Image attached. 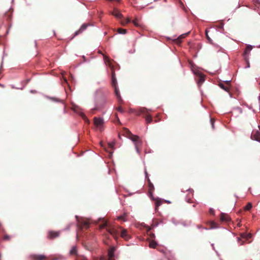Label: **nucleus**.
<instances>
[{"label": "nucleus", "instance_id": "nucleus-1", "mask_svg": "<svg viewBox=\"0 0 260 260\" xmlns=\"http://www.w3.org/2000/svg\"><path fill=\"white\" fill-rule=\"evenodd\" d=\"M94 107L91 109V111H102L105 109L107 103V98L105 93L99 90L95 92L94 98Z\"/></svg>", "mask_w": 260, "mask_h": 260}, {"label": "nucleus", "instance_id": "nucleus-2", "mask_svg": "<svg viewBox=\"0 0 260 260\" xmlns=\"http://www.w3.org/2000/svg\"><path fill=\"white\" fill-rule=\"evenodd\" d=\"M93 123L97 131L101 132L104 129V120L103 117H94Z\"/></svg>", "mask_w": 260, "mask_h": 260}, {"label": "nucleus", "instance_id": "nucleus-3", "mask_svg": "<svg viewBox=\"0 0 260 260\" xmlns=\"http://www.w3.org/2000/svg\"><path fill=\"white\" fill-rule=\"evenodd\" d=\"M252 46L250 45H248L246 47V48L244 50V54H243L244 57V59L245 60H248V59H249L250 52L251 50H252Z\"/></svg>", "mask_w": 260, "mask_h": 260}, {"label": "nucleus", "instance_id": "nucleus-4", "mask_svg": "<svg viewBox=\"0 0 260 260\" xmlns=\"http://www.w3.org/2000/svg\"><path fill=\"white\" fill-rule=\"evenodd\" d=\"M251 138L260 143V131H253L251 135Z\"/></svg>", "mask_w": 260, "mask_h": 260}, {"label": "nucleus", "instance_id": "nucleus-5", "mask_svg": "<svg viewBox=\"0 0 260 260\" xmlns=\"http://www.w3.org/2000/svg\"><path fill=\"white\" fill-rule=\"evenodd\" d=\"M90 24H86V23L83 24L81 26L80 28L78 30H77L75 32V36H77L79 34L82 33L83 31H84L87 28V27L88 26H90Z\"/></svg>", "mask_w": 260, "mask_h": 260}, {"label": "nucleus", "instance_id": "nucleus-6", "mask_svg": "<svg viewBox=\"0 0 260 260\" xmlns=\"http://www.w3.org/2000/svg\"><path fill=\"white\" fill-rule=\"evenodd\" d=\"M121 237L126 241H128L131 238V236L127 234V230L124 229H122Z\"/></svg>", "mask_w": 260, "mask_h": 260}, {"label": "nucleus", "instance_id": "nucleus-7", "mask_svg": "<svg viewBox=\"0 0 260 260\" xmlns=\"http://www.w3.org/2000/svg\"><path fill=\"white\" fill-rule=\"evenodd\" d=\"M60 233L59 232H54V231H49L48 233L49 238L53 239L56 237H57L59 236Z\"/></svg>", "mask_w": 260, "mask_h": 260}, {"label": "nucleus", "instance_id": "nucleus-8", "mask_svg": "<svg viewBox=\"0 0 260 260\" xmlns=\"http://www.w3.org/2000/svg\"><path fill=\"white\" fill-rule=\"evenodd\" d=\"M115 251V247H112L108 250V255L109 259H111L114 256V252Z\"/></svg>", "mask_w": 260, "mask_h": 260}, {"label": "nucleus", "instance_id": "nucleus-9", "mask_svg": "<svg viewBox=\"0 0 260 260\" xmlns=\"http://www.w3.org/2000/svg\"><path fill=\"white\" fill-rule=\"evenodd\" d=\"M148 111H149V110H148L146 108L141 107L138 111H137V112H136V114L137 115H140L142 114H144L146 113Z\"/></svg>", "mask_w": 260, "mask_h": 260}, {"label": "nucleus", "instance_id": "nucleus-10", "mask_svg": "<svg viewBox=\"0 0 260 260\" xmlns=\"http://www.w3.org/2000/svg\"><path fill=\"white\" fill-rule=\"evenodd\" d=\"M220 219L222 221H229L230 220L231 218L228 214L221 213L220 214Z\"/></svg>", "mask_w": 260, "mask_h": 260}, {"label": "nucleus", "instance_id": "nucleus-11", "mask_svg": "<svg viewBox=\"0 0 260 260\" xmlns=\"http://www.w3.org/2000/svg\"><path fill=\"white\" fill-rule=\"evenodd\" d=\"M112 14L117 18H120L122 17L121 13L116 9H115L112 12Z\"/></svg>", "mask_w": 260, "mask_h": 260}, {"label": "nucleus", "instance_id": "nucleus-12", "mask_svg": "<svg viewBox=\"0 0 260 260\" xmlns=\"http://www.w3.org/2000/svg\"><path fill=\"white\" fill-rule=\"evenodd\" d=\"M113 87L114 88L115 93V95H116L117 98L118 99L119 101H122V99H121V97L120 96V92H119V91L118 90L117 85L115 86H113Z\"/></svg>", "mask_w": 260, "mask_h": 260}, {"label": "nucleus", "instance_id": "nucleus-13", "mask_svg": "<svg viewBox=\"0 0 260 260\" xmlns=\"http://www.w3.org/2000/svg\"><path fill=\"white\" fill-rule=\"evenodd\" d=\"M33 260H43L45 258L44 255H32L31 256Z\"/></svg>", "mask_w": 260, "mask_h": 260}, {"label": "nucleus", "instance_id": "nucleus-14", "mask_svg": "<svg viewBox=\"0 0 260 260\" xmlns=\"http://www.w3.org/2000/svg\"><path fill=\"white\" fill-rule=\"evenodd\" d=\"M112 86H115L117 85V80L114 72H112Z\"/></svg>", "mask_w": 260, "mask_h": 260}, {"label": "nucleus", "instance_id": "nucleus-15", "mask_svg": "<svg viewBox=\"0 0 260 260\" xmlns=\"http://www.w3.org/2000/svg\"><path fill=\"white\" fill-rule=\"evenodd\" d=\"M129 139L134 143V144L135 143L138 144H139V143H141L139 141V137L137 136L133 135Z\"/></svg>", "mask_w": 260, "mask_h": 260}, {"label": "nucleus", "instance_id": "nucleus-16", "mask_svg": "<svg viewBox=\"0 0 260 260\" xmlns=\"http://www.w3.org/2000/svg\"><path fill=\"white\" fill-rule=\"evenodd\" d=\"M240 236L242 238L248 239L251 237V234H247L246 233H242L240 234Z\"/></svg>", "mask_w": 260, "mask_h": 260}, {"label": "nucleus", "instance_id": "nucleus-17", "mask_svg": "<svg viewBox=\"0 0 260 260\" xmlns=\"http://www.w3.org/2000/svg\"><path fill=\"white\" fill-rule=\"evenodd\" d=\"M162 201L160 199H156L155 200V210L160 206L162 204Z\"/></svg>", "mask_w": 260, "mask_h": 260}, {"label": "nucleus", "instance_id": "nucleus-18", "mask_svg": "<svg viewBox=\"0 0 260 260\" xmlns=\"http://www.w3.org/2000/svg\"><path fill=\"white\" fill-rule=\"evenodd\" d=\"M219 86L226 91H228L229 90V86H225L222 83H220L218 84Z\"/></svg>", "mask_w": 260, "mask_h": 260}, {"label": "nucleus", "instance_id": "nucleus-19", "mask_svg": "<svg viewBox=\"0 0 260 260\" xmlns=\"http://www.w3.org/2000/svg\"><path fill=\"white\" fill-rule=\"evenodd\" d=\"M77 253V247L76 246H73L70 251V253L71 254H76Z\"/></svg>", "mask_w": 260, "mask_h": 260}, {"label": "nucleus", "instance_id": "nucleus-20", "mask_svg": "<svg viewBox=\"0 0 260 260\" xmlns=\"http://www.w3.org/2000/svg\"><path fill=\"white\" fill-rule=\"evenodd\" d=\"M157 244L156 242L152 241L149 243V247L152 248H155Z\"/></svg>", "mask_w": 260, "mask_h": 260}, {"label": "nucleus", "instance_id": "nucleus-21", "mask_svg": "<svg viewBox=\"0 0 260 260\" xmlns=\"http://www.w3.org/2000/svg\"><path fill=\"white\" fill-rule=\"evenodd\" d=\"M252 206V204L251 203H248L246 205V206L244 208L245 210H249L251 209Z\"/></svg>", "mask_w": 260, "mask_h": 260}, {"label": "nucleus", "instance_id": "nucleus-22", "mask_svg": "<svg viewBox=\"0 0 260 260\" xmlns=\"http://www.w3.org/2000/svg\"><path fill=\"white\" fill-rule=\"evenodd\" d=\"M108 144L110 148L113 149L115 145V140H113L111 142H109Z\"/></svg>", "mask_w": 260, "mask_h": 260}, {"label": "nucleus", "instance_id": "nucleus-23", "mask_svg": "<svg viewBox=\"0 0 260 260\" xmlns=\"http://www.w3.org/2000/svg\"><path fill=\"white\" fill-rule=\"evenodd\" d=\"M117 31L120 34L124 35L126 32V30L123 28H118Z\"/></svg>", "mask_w": 260, "mask_h": 260}, {"label": "nucleus", "instance_id": "nucleus-24", "mask_svg": "<svg viewBox=\"0 0 260 260\" xmlns=\"http://www.w3.org/2000/svg\"><path fill=\"white\" fill-rule=\"evenodd\" d=\"M145 119H146V122L147 123H150L152 121V117L150 115H147Z\"/></svg>", "mask_w": 260, "mask_h": 260}, {"label": "nucleus", "instance_id": "nucleus-25", "mask_svg": "<svg viewBox=\"0 0 260 260\" xmlns=\"http://www.w3.org/2000/svg\"><path fill=\"white\" fill-rule=\"evenodd\" d=\"M117 219H118V220H122L123 221H126V219L125 218V215L124 214L118 216L117 217Z\"/></svg>", "mask_w": 260, "mask_h": 260}, {"label": "nucleus", "instance_id": "nucleus-26", "mask_svg": "<svg viewBox=\"0 0 260 260\" xmlns=\"http://www.w3.org/2000/svg\"><path fill=\"white\" fill-rule=\"evenodd\" d=\"M208 30L207 29L205 31V33H206V38L207 39V40L209 41V42H210V43H212V39L209 37V36H208Z\"/></svg>", "mask_w": 260, "mask_h": 260}, {"label": "nucleus", "instance_id": "nucleus-27", "mask_svg": "<svg viewBox=\"0 0 260 260\" xmlns=\"http://www.w3.org/2000/svg\"><path fill=\"white\" fill-rule=\"evenodd\" d=\"M138 144H137L136 143H135V149H136V150L137 151V152L138 153V154H140V151L138 148Z\"/></svg>", "mask_w": 260, "mask_h": 260}, {"label": "nucleus", "instance_id": "nucleus-28", "mask_svg": "<svg viewBox=\"0 0 260 260\" xmlns=\"http://www.w3.org/2000/svg\"><path fill=\"white\" fill-rule=\"evenodd\" d=\"M204 81H205V79H204V77L203 76H201L200 77L199 82L200 83H202L204 82Z\"/></svg>", "mask_w": 260, "mask_h": 260}, {"label": "nucleus", "instance_id": "nucleus-29", "mask_svg": "<svg viewBox=\"0 0 260 260\" xmlns=\"http://www.w3.org/2000/svg\"><path fill=\"white\" fill-rule=\"evenodd\" d=\"M51 99L53 101L57 102H62V101L61 100L55 98H51Z\"/></svg>", "mask_w": 260, "mask_h": 260}, {"label": "nucleus", "instance_id": "nucleus-30", "mask_svg": "<svg viewBox=\"0 0 260 260\" xmlns=\"http://www.w3.org/2000/svg\"><path fill=\"white\" fill-rule=\"evenodd\" d=\"M133 23L136 26H139V22H138V20L136 19H135L134 21H133Z\"/></svg>", "mask_w": 260, "mask_h": 260}, {"label": "nucleus", "instance_id": "nucleus-31", "mask_svg": "<svg viewBox=\"0 0 260 260\" xmlns=\"http://www.w3.org/2000/svg\"><path fill=\"white\" fill-rule=\"evenodd\" d=\"M89 223L87 221H84L82 222V225L86 228L88 227Z\"/></svg>", "mask_w": 260, "mask_h": 260}, {"label": "nucleus", "instance_id": "nucleus-32", "mask_svg": "<svg viewBox=\"0 0 260 260\" xmlns=\"http://www.w3.org/2000/svg\"><path fill=\"white\" fill-rule=\"evenodd\" d=\"M210 122L211 123L212 128L214 129V121L212 118H210Z\"/></svg>", "mask_w": 260, "mask_h": 260}, {"label": "nucleus", "instance_id": "nucleus-33", "mask_svg": "<svg viewBox=\"0 0 260 260\" xmlns=\"http://www.w3.org/2000/svg\"><path fill=\"white\" fill-rule=\"evenodd\" d=\"M107 223H104L102 224H101L100 226V228L101 229H103V228H105L106 226H107Z\"/></svg>", "mask_w": 260, "mask_h": 260}, {"label": "nucleus", "instance_id": "nucleus-34", "mask_svg": "<svg viewBox=\"0 0 260 260\" xmlns=\"http://www.w3.org/2000/svg\"><path fill=\"white\" fill-rule=\"evenodd\" d=\"M117 110L120 112V113H123L124 112V111L123 110V109L122 108V107H119L118 108H117Z\"/></svg>", "mask_w": 260, "mask_h": 260}, {"label": "nucleus", "instance_id": "nucleus-35", "mask_svg": "<svg viewBox=\"0 0 260 260\" xmlns=\"http://www.w3.org/2000/svg\"><path fill=\"white\" fill-rule=\"evenodd\" d=\"M64 259V258L63 257H61L60 258H55L52 259V260H63Z\"/></svg>", "mask_w": 260, "mask_h": 260}, {"label": "nucleus", "instance_id": "nucleus-36", "mask_svg": "<svg viewBox=\"0 0 260 260\" xmlns=\"http://www.w3.org/2000/svg\"><path fill=\"white\" fill-rule=\"evenodd\" d=\"M72 225V223L70 224L69 225H68L65 229L64 230H69L70 229L71 226Z\"/></svg>", "mask_w": 260, "mask_h": 260}, {"label": "nucleus", "instance_id": "nucleus-37", "mask_svg": "<svg viewBox=\"0 0 260 260\" xmlns=\"http://www.w3.org/2000/svg\"><path fill=\"white\" fill-rule=\"evenodd\" d=\"M246 61L247 62V66L245 67V68H248L250 67V63L249 62V59H248V60H246Z\"/></svg>", "mask_w": 260, "mask_h": 260}, {"label": "nucleus", "instance_id": "nucleus-38", "mask_svg": "<svg viewBox=\"0 0 260 260\" xmlns=\"http://www.w3.org/2000/svg\"><path fill=\"white\" fill-rule=\"evenodd\" d=\"M136 112H137L136 111H135V110L134 109H131L129 110V113H135L136 114Z\"/></svg>", "mask_w": 260, "mask_h": 260}, {"label": "nucleus", "instance_id": "nucleus-39", "mask_svg": "<svg viewBox=\"0 0 260 260\" xmlns=\"http://www.w3.org/2000/svg\"><path fill=\"white\" fill-rule=\"evenodd\" d=\"M4 239L6 240H9L10 239V236L8 235H5L4 236Z\"/></svg>", "mask_w": 260, "mask_h": 260}, {"label": "nucleus", "instance_id": "nucleus-40", "mask_svg": "<svg viewBox=\"0 0 260 260\" xmlns=\"http://www.w3.org/2000/svg\"><path fill=\"white\" fill-rule=\"evenodd\" d=\"M254 2L256 4H260V2L259 0H254Z\"/></svg>", "mask_w": 260, "mask_h": 260}, {"label": "nucleus", "instance_id": "nucleus-41", "mask_svg": "<svg viewBox=\"0 0 260 260\" xmlns=\"http://www.w3.org/2000/svg\"><path fill=\"white\" fill-rule=\"evenodd\" d=\"M145 174L146 177H148V173H147V172L146 170L145 171Z\"/></svg>", "mask_w": 260, "mask_h": 260}, {"label": "nucleus", "instance_id": "nucleus-42", "mask_svg": "<svg viewBox=\"0 0 260 260\" xmlns=\"http://www.w3.org/2000/svg\"><path fill=\"white\" fill-rule=\"evenodd\" d=\"M230 82H231V80H226V81H225V82H226L228 84H229Z\"/></svg>", "mask_w": 260, "mask_h": 260}, {"label": "nucleus", "instance_id": "nucleus-43", "mask_svg": "<svg viewBox=\"0 0 260 260\" xmlns=\"http://www.w3.org/2000/svg\"><path fill=\"white\" fill-rule=\"evenodd\" d=\"M129 22H130V20H129V19H128H128H126V23H129Z\"/></svg>", "mask_w": 260, "mask_h": 260}, {"label": "nucleus", "instance_id": "nucleus-44", "mask_svg": "<svg viewBox=\"0 0 260 260\" xmlns=\"http://www.w3.org/2000/svg\"><path fill=\"white\" fill-rule=\"evenodd\" d=\"M165 202L168 203H171V202L169 200H165Z\"/></svg>", "mask_w": 260, "mask_h": 260}, {"label": "nucleus", "instance_id": "nucleus-45", "mask_svg": "<svg viewBox=\"0 0 260 260\" xmlns=\"http://www.w3.org/2000/svg\"><path fill=\"white\" fill-rule=\"evenodd\" d=\"M241 240L240 238L237 237V241L239 242Z\"/></svg>", "mask_w": 260, "mask_h": 260}, {"label": "nucleus", "instance_id": "nucleus-46", "mask_svg": "<svg viewBox=\"0 0 260 260\" xmlns=\"http://www.w3.org/2000/svg\"><path fill=\"white\" fill-rule=\"evenodd\" d=\"M75 217H76V218L77 220V221H78V216L77 215H76V216H75Z\"/></svg>", "mask_w": 260, "mask_h": 260}, {"label": "nucleus", "instance_id": "nucleus-47", "mask_svg": "<svg viewBox=\"0 0 260 260\" xmlns=\"http://www.w3.org/2000/svg\"><path fill=\"white\" fill-rule=\"evenodd\" d=\"M211 246H212V247H213V248L214 249V244H211Z\"/></svg>", "mask_w": 260, "mask_h": 260}, {"label": "nucleus", "instance_id": "nucleus-48", "mask_svg": "<svg viewBox=\"0 0 260 260\" xmlns=\"http://www.w3.org/2000/svg\"><path fill=\"white\" fill-rule=\"evenodd\" d=\"M104 59L105 60H106V57L105 56H104Z\"/></svg>", "mask_w": 260, "mask_h": 260}, {"label": "nucleus", "instance_id": "nucleus-49", "mask_svg": "<svg viewBox=\"0 0 260 260\" xmlns=\"http://www.w3.org/2000/svg\"><path fill=\"white\" fill-rule=\"evenodd\" d=\"M109 232L111 234H112V232L111 231H109Z\"/></svg>", "mask_w": 260, "mask_h": 260}, {"label": "nucleus", "instance_id": "nucleus-50", "mask_svg": "<svg viewBox=\"0 0 260 260\" xmlns=\"http://www.w3.org/2000/svg\"><path fill=\"white\" fill-rule=\"evenodd\" d=\"M198 228L199 229H200V228H201V226H200V225H198Z\"/></svg>", "mask_w": 260, "mask_h": 260}, {"label": "nucleus", "instance_id": "nucleus-51", "mask_svg": "<svg viewBox=\"0 0 260 260\" xmlns=\"http://www.w3.org/2000/svg\"><path fill=\"white\" fill-rule=\"evenodd\" d=\"M76 238H78V234H77V232L76 231Z\"/></svg>", "mask_w": 260, "mask_h": 260}, {"label": "nucleus", "instance_id": "nucleus-52", "mask_svg": "<svg viewBox=\"0 0 260 260\" xmlns=\"http://www.w3.org/2000/svg\"><path fill=\"white\" fill-rule=\"evenodd\" d=\"M100 145H101V146H103V144H102V142H100Z\"/></svg>", "mask_w": 260, "mask_h": 260}, {"label": "nucleus", "instance_id": "nucleus-53", "mask_svg": "<svg viewBox=\"0 0 260 260\" xmlns=\"http://www.w3.org/2000/svg\"><path fill=\"white\" fill-rule=\"evenodd\" d=\"M150 185H151L153 187L152 184H151V183H150Z\"/></svg>", "mask_w": 260, "mask_h": 260}, {"label": "nucleus", "instance_id": "nucleus-54", "mask_svg": "<svg viewBox=\"0 0 260 260\" xmlns=\"http://www.w3.org/2000/svg\"><path fill=\"white\" fill-rule=\"evenodd\" d=\"M238 225L239 226H240V223H238Z\"/></svg>", "mask_w": 260, "mask_h": 260}, {"label": "nucleus", "instance_id": "nucleus-55", "mask_svg": "<svg viewBox=\"0 0 260 260\" xmlns=\"http://www.w3.org/2000/svg\"><path fill=\"white\" fill-rule=\"evenodd\" d=\"M258 100L260 101V96H258Z\"/></svg>", "mask_w": 260, "mask_h": 260}, {"label": "nucleus", "instance_id": "nucleus-56", "mask_svg": "<svg viewBox=\"0 0 260 260\" xmlns=\"http://www.w3.org/2000/svg\"><path fill=\"white\" fill-rule=\"evenodd\" d=\"M126 131H127V132L130 133V132L129 131V130L127 129Z\"/></svg>", "mask_w": 260, "mask_h": 260}]
</instances>
